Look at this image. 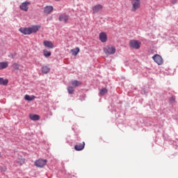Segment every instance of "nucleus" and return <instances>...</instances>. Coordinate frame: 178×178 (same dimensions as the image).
<instances>
[{
    "label": "nucleus",
    "instance_id": "nucleus-1",
    "mask_svg": "<svg viewBox=\"0 0 178 178\" xmlns=\"http://www.w3.org/2000/svg\"><path fill=\"white\" fill-rule=\"evenodd\" d=\"M40 29H41V26L35 25L28 28L22 27L20 28L19 30L22 34H24L25 35H30V34H33V33H37V31H38Z\"/></svg>",
    "mask_w": 178,
    "mask_h": 178
},
{
    "label": "nucleus",
    "instance_id": "nucleus-2",
    "mask_svg": "<svg viewBox=\"0 0 178 178\" xmlns=\"http://www.w3.org/2000/svg\"><path fill=\"white\" fill-rule=\"evenodd\" d=\"M104 51L106 55H113L116 52L115 47L109 45L104 48Z\"/></svg>",
    "mask_w": 178,
    "mask_h": 178
},
{
    "label": "nucleus",
    "instance_id": "nucleus-3",
    "mask_svg": "<svg viewBox=\"0 0 178 178\" xmlns=\"http://www.w3.org/2000/svg\"><path fill=\"white\" fill-rule=\"evenodd\" d=\"M132 8L131 11L136 12L138 9H140L141 5L140 0H131Z\"/></svg>",
    "mask_w": 178,
    "mask_h": 178
},
{
    "label": "nucleus",
    "instance_id": "nucleus-4",
    "mask_svg": "<svg viewBox=\"0 0 178 178\" xmlns=\"http://www.w3.org/2000/svg\"><path fill=\"white\" fill-rule=\"evenodd\" d=\"M129 47L131 48H134V49H140L141 42H138V40H131L129 42Z\"/></svg>",
    "mask_w": 178,
    "mask_h": 178
},
{
    "label": "nucleus",
    "instance_id": "nucleus-5",
    "mask_svg": "<svg viewBox=\"0 0 178 178\" xmlns=\"http://www.w3.org/2000/svg\"><path fill=\"white\" fill-rule=\"evenodd\" d=\"M30 5H31V3H30V1H25L20 5L19 8L24 12H28L29 6H30Z\"/></svg>",
    "mask_w": 178,
    "mask_h": 178
},
{
    "label": "nucleus",
    "instance_id": "nucleus-6",
    "mask_svg": "<svg viewBox=\"0 0 178 178\" xmlns=\"http://www.w3.org/2000/svg\"><path fill=\"white\" fill-rule=\"evenodd\" d=\"M153 60L157 63V65H162L163 63V59L159 54H155L152 57Z\"/></svg>",
    "mask_w": 178,
    "mask_h": 178
},
{
    "label": "nucleus",
    "instance_id": "nucleus-7",
    "mask_svg": "<svg viewBox=\"0 0 178 178\" xmlns=\"http://www.w3.org/2000/svg\"><path fill=\"white\" fill-rule=\"evenodd\" d=\"M47 160L38 159L35 161V165L37 166V168H44V166L47 165Z\"/></svg>",
    "mask_w": 178,
    "mask_h": 178
},
{
    "label": "nucleus",
    "instance_id": "nucleus-8",
    "mask_svg": "<svg viewBox=\"0 0 178 178\" xmlns=\"http://www.w3.org/2000/svg\"><path fill=\"white\" fill-rule=\"evenodd\" d=\"M59 22H64V23H67L69 21V15L66 14H61L58 17Z\"/></svg>",
    "mask_w": 178,
    "mask_h": 178
},
{
    "label": "nucleus",
    "instance_id": "nucleus-9",
    "mask_svg": "<svg viewBox=\"0 0 178 178\" xmlns=\"http://www.w3.org/2000/svg\"><path fill=\"white\" fill-rule=\"evenodd\" d=\"M99 37L102 42H106L108 41V36L105 32L100 33Z\"/></svg>",
    "mask_w": 178,
    "mask_h": 178
},
{
    "label": "nucleus",
    "instance_id": "nucleus-10",
    "mask_svg": "<svg viewBox=\"0 0 178 178\" xmlns=\"http://www.w3.org/2000/svg\"><path fill=\"white\" fill-rule=\"evenodd\" d=\"M86 145V143L83 142L82 143H77L74 146V149L76 151H83L84 149V147Z\"/></svg>",
    "mask_w": 178,
    "mask_h": 178
},
{
    "label": "nucleus",
    "instance_id": "nucleus-11",
    "mask_svg": "<svg viewBox=\"0 0 178 178\" xmlns=\"http://www.w3.org/2000/svg\"><path fill=\"white\" fill-rule=\"evenodd\" d=\"M54 10V7L52 6H47L44 8V15H50V13Z\"/></svg>",
    "mask_w": 178,
    "mask_h": 178
},
{
    "label": "nucleus",
    "instance_id": "nucleus-12",
    "mask_svg": "<svg viewBox=\"0 0 178 178\" xmlns=\"http://www.w3.org/2000/svg\"><path fill=\"white\" fill-rule=\"evenodd\" d=\"M104 7L101 4L95 5L92 7L93 13H98L99 10H102Z\"/></svg>",
    "mask_w": 178,
    "mask_h": 178
},
{
    "label": "nucleus",
    "instance_id": "nucleus-13",
    "mask_svg": "<svg viewBox=\"0 0 178 178\" xmlns=\"http://www.w3.org/2000/svg\"><path fill=\"white\" fill-rule=\"evenodd\" d=\"M43 45H44L46 48H50L51 49L54 48V43H52L51 41L44 40L43 42Z\"/></svg>",
    "mask_w": 178,
    "mask_h": 178
},
{
    "label": "nucleus",
    "instance_id": "nucleus-14",
    "mask_svg": "<svg viewBox=\"0 0 178 178\" xmlns=\"http://www.w3.org/2000/svg\"><path fill=\"white\" fill-rule=\"evenodd\" d=\"M29 118L31 119V120H40V115L36 114H30Z\"/></svg>",
    "mask_w": 178,
    "mask_h": 178
},
{
    "label": "nucleus",
    "instance_id": "nucleus-15",
    "mask_svg": "<svg viewBox=\"0 0 178 178\" xmlns=\"http://www.w3.org/2000/svg\"><path fill=\"white\" fill-rule=\"evenodd\" d=\"M71 85L74 87H79V86H81V82L77 80L71 81Z\"/></svg>",
    "mask_w": 178,
    "mask_h": 178
},
{
    "label": "nucleus",
    "instance_id": "nucleus-16",
    "mask_svg": "<svg viewBox=\"0 0 178 178\" xmlns=\"http://www.w3.org/2000/svg\"><path fill=\"white\" fill-rule=\"evenodd\" d=\"M8 62H1L0 63V70H3V69H6L8 67Z\"/></svg>",
    "mask_w": 178,
    "mask_h": 178
},
{
    "label": "nucleus",
    "instance_id": "nucleus-17",
    "mask_svg": "<svg viewBox=\"0 0 178 178\" xmlns=\"http://www.w3.org/2000/svg\"><path fill=\"white\" fill-rule=\"evenodd\" d=\"M51 69L48 66H43L42 67V72L44 74L49 73Z\"/></svg>",
    "mask_w": 178,
    "mask_h": 178
},
{
    "label": "nucleus",
    "instance_id": "nucleus-18",
    "mask_svg": "<svg viewBox=\"0 0 178 178\" xmlns=\"http://www.w3.org/2000/svg\"><path fill=\"white\" fill-rule=\"evenodd\" d=\"M9 81L8 79H4L3 78H0V84L1 86H7Z\"/></svg>",
    "mask_w": 178,
    "mask_h": 178
},
{
    "label": "nucleus",
    "instance_id": "nucleus-19",
    "mask_svg": "<svg viewBox=\"0 0 178 178\" xmlns=\"http://www.w3.org/2000/svg\"><path fill=\"white\" fill-rule=\"evenodd\" d=\"M24 99H26V101H33V99H35V96H30L29 95H26L24 96Z\"/></svg>",
    "mask_w": 178,
    "mask_h": 178
},
{
    "label": "nucleus",
    "instance_id": "nucleus-20",
    "mask_svg": "<svg viewBox=\"0 0 178 178\" xmlns=\"http://www.w3.org/2000/svg\"><path fill=\"white\" fill-rule=\"evenodd\" d=\"M71 52L74 56H76V55L80 52V49L79 47H76L75 49H72Z\"/></svg>",
    "mask_w": 178,
    "mask_h": 178
},
{
    "label": "nucleus",
    "instance_id": "nucleus-21",
    "mask_svg": "<svg viewBox=\"0 0 178 178\" xmlns=\"http://www.w3.org/2000/svg\"><path fill=\"white\" fill-rule=\"evenodd\" d=\"M43 52H44V56H45V58H49V56H51V51L47 49H44Z\"/></svg>",
    "mask_w": 178,
    "mask_h": 178
},
{
    "label": "nucleus",
    "instance_id": "nucleus-22",
    "mask_svg": "<svg viewBox=\"0 0 178 178\" xmlns=\"http://www.w3.org/2000/svg\"><path fill=\"white\" fill-rule=\"evenodd\" d=\"M107 93H108V89L106 88H103L99 91V95H105V94H107Z\"/></svg>",
    "mask_w": 178,
    "mask_h": 178
},
{
    "label": "nucleus",
    "instance_id": "nucleus-23",
    "mask_svg": "<svg viewBox=\"0 0 178 178\" xmlns=\"http://www.w3.org/2000/svg\"><path fill=\"white\" fill-rule=\"evenodd\" d=\"M12 67L13 70H19V64L15 63L13 64Z\"/></svg>",
    "mask_w": 178,
    "mask_h": 178
},
{
    "label": "nucleus",
    "instance_id": "nucleus-24",
    "mask_svg": "<svg viewBox=\"0 0 178 178\" xmlns=\"http://www.w3.org/2000/svg\"><path fill=\"white\" fill-rule=\"evenodd\" d=\"M67 91L70 94H73V92H74V89L73 88V87L69 86L67 88Z\"/></svg>",
    "mask_w": 178,
    "mask_h": 178
},
{
    "label": "nucleus",
    "instance_id": "nucleus-25",
    "mask_svg": "<svg viewBox=\"0 0 178 178\" xmlns=\"http://www.w3.org/2000/svg\"><path fill=\"white\" fill-rule=\"evenodd\" d=\"M169 100H170V102H171V104H173V102L176 101V97H170Z\"/></svg>",
    "mask_w": 178,
    "mask_h": 178
},
{
    "label": "nucleus",
    "instance_id": "nucleus-26",
    "mask_svg": "<svg viewBox=\"0 0 178 178\" xmlns=\"http://www.w3.org/2000/svg\"><path fill=\"white\" fill-rule=\"evenodd\" d=\"M17 163H19V165H23L24 163V159L17 160Z\"/></svg>",
    "mask_w": 178,
    "mask_h": 178
},
{
    "label": "nucleus",
    "instance_id": "nucleus-27",
    "mask_svg": "<svg viewBox=\"0 0 178 178\" xmlns=\"http://www.w3.org/2000/svg\"><path fill=\"white\" fill-rule=\"evenodd\" d=\"M1 156H1V152H0V158H1Z\"/></svg>",
    "mask_w": 178,
    "mask_h": 178
},
{
    "label": "nucleus",
    "instance_id": "nucleus-28",
    "mask_svg": "<svg viewBox=\"0 0 178 178\" xmlns=\"http://www.w3.org/2000/svg\"><path fill=\"white\" fill-rule=\"evenodd\" d=\"M55 1H60V0H55Z\"/></svg>",
    "mask_w": 178,
    "mask_h": 178
}]
</instances>
